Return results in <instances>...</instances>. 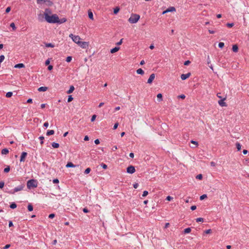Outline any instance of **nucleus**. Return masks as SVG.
I'll list each match as a JSON object with an SVG mask.
<instances>
[{
  "instance_id": "obj_63",
  "label": "nucleus",
  "mask_w": 249,
  "mask_h": 249,
  "mask_svg": "<svg viewBox=\"0 0 249 249\" xmlns=\"http://www.w3.org/2000/svg\"><path fill=\"white\" fill-rule=\"evenodd\" d=\"M196 209V207L195 205L192 206L191 207V209L192 211H194Z\"/></svg>"
},
{
  "instance_id": "obj_38",
  "label": "nucleus",
  "mask_w": 249,
  "mask_h": 249,
  "mask_svg": "<svg viewBox=\"0 0 249 249\" xmlns=\"http://www.w3.org/2000/svg\"><path fill=\"white\" fill-rule=\"evenodd\" d=\"M72 60V57L71 56H68L67 58H66V61L67 62H70Z\"/></svg>"
},
{
  "instance_id": "obj_52",
  "label": "nucleus",
  "mask_w": 249,
  "mask_h": 249,
  "mask_svg": "<svg viewBox=\"0 0 249 249\" xmlns=\"http://www.w3.org/2000/svg\"><path fill=\"white\" fill-rule=\"evenodd\" d=\"M96 118V115H93L91 118V122H93Z\"/></svg>"
},
{
  "instance_id": "obj_20",
  "label": "nucleus",
  "mask_w": 249,
  "mask_h": 249,
  "mask_svg": "<svg viewBox=\"0 0 249 249\" xmlns=\"http://www.w3.org/2000/svg\"><path fill=\"white\" fill-rule=\"evenodd\" d=\"M66 166L67 168H69V167H75V165H74L72 162H69L67 163V164H66Z\"/></svg>"
},
{
  "instance_id": "obj_2",
  "label": "nucleus",
  "mask_w": 249,
  "mask_h": 249,
  "mask_svg": "<svg viewBox=\"0 0 249 249\" xmlns=\"http://www.w3.org/2000/svg\"><path fill=\"white\" fill-rule=\"evenodd\" d=\"M140 18V16L137 14H132L128 19V21L131 23H136Z\"/></svg>"
},
{
  "instance_id": "obj_16",
  "label": "nucleus",
  "mask_w": 249,
  "mask_h": 249,
  "mask_svg": "<svg viewBox=\"0 0 249 249\" xmlns=\"http://www.w3.org/2000/svg\"><path fill=\"white\" fill-rule=\"evenodd\" d=\"M25 67L24 65L22 63H19L15 65V68H22Z\"/></svg>"
},
{
  "instance_id": "obj_8",
  "label": "nucleus",
  "mask_w": 249,
  "mask_h": 249,
  "mask_svg": "<svg viewBox=\"0 0 249 249\" xmlns=\"http://www.w3.org/2000/svg\"><path fill=\"white\" fill-rule=\"evenodd\" d=\"M226 100V97L225 98H223V99H222L221 100L218 101V104L220 106H221V107H226L227 106V104L226 103L224 102V101Z\"/></svg>"
},
{
  "instance_id": "obj_14",
  "label": "nucleus",
  "mask_w": 249,
  "mask_h": 249,
  "mask_svg": "<svg viewBox=\"0 0 249 249\" xmlns=\"http://www.w3.org/2000/svg\"><path fill=\"white\" fill-rule=\"evenodd\" d=\"M44 16V14H38V18H37L38 20L40 21H42L43 20Z\"/></svg>"
},
{
  "instance_id": "obj_62",
  "label": "nucleus",
  "mask_w": 249,
  "mask_h": 249,
  "mask_svg": "<svg viewBox=\"0 0 249 249\" xmlns=\"http://www.w3.org/2000/svg\"><path fill=\"white\" fill-rule=\"evenodd\" d=\"M10 247V244H7V245H6L3 247V249H8Z\"/></svg>"
},
{
  "instance_id": "obj_3",
  "label": "nucleus",
  "mask_w": 249,
  "mask_h": 249,
  "mask_svg": "<svg viewBox=\"0 0 249 249\" xmlns=\"http://www.w3.org/2000/svg\"><path fill=\"white\" fill-rule=\"evenodd\" d=\"M27 187L29 189L31 188H36L37 186V183L36 180L32 179L28 180L27 183Z\"/></svg>"
},
{
  "instance_id": "obj_49",
  "label": "nucleus",
  "mask_w": 249,
  "mask_h": 249,
  "mask_svg": "<svg viewBox=\"0 0 249 249\" xmlns=\"http://www.w3.org/2000/svg\"><path fill=\"white\" fill-rule=\"evenodd\" d=\"M45 0H36V2L38 4H41L44 2Z\"/></svg>"
},
{
  "instance_id": "obj_57",
  "label": "nucleus",
  "mask_w": 249,
  "mask_h": 249,
  "mask_svg": "<svg viewBox=\"0 0 249 249\" xmlns=\"http://www.w3.org/2000/svg\"><path fill=\"white\" fill-rule=\"evenodd\" d=\"M123 38H122V39H121V40H120L118 42H117V43H116V44H117V45H121V44H122V43H123Z\"/></svg>"
},
{
  "instance_id": "obj_21",
  "label": "nucleus",
  "mask_w": 249,
  "mask_h": 249,
  "mask_svg": "<svg viewBox=\"0 0 249 249\" xmlns=\"http://www.w3.org/2000/svg\"><path fill=\"white\" fill-rule=\"evenodd\" d=\"M88 16H89V18L90 19H92V20L93 19V14H92V12L91 11H90V10L88 11Z\"/></svg>"
},
{
  "instance_id": "obj_42",
  "label": "nucleus",
  "mask_w": 249,
  "mask_h": 249,
  "mask_svg": "<svg viewBox=\"0 0 249 249\" xmlns=\"http://www.w3.org/2000/svg\"><path fill=\"white\" fill-rule=\"evenodd\" d=\"M10 27H12L14 30H16V29L15 25L14 23H13V22H12L10 24Z\"/></svg>"
},
{
  "instance_id": "obj_12",
  "label": "nucleus",
  "mask_w": 249,
  "mask_h": 249,
  "mask_svg": "<svg viewBox=\"0 0 249 249\" xmlns=\"http://www.w3.org/2000/svg\"><path fill=\"white\" fill-rule=\"evenodd\" d=\"M176 11V9L174 7H171L167 9L166 10L163 11V14H165L168 12H173V11Z\"/></svg>"
},
{
  "instance_id": "obj_43",
  "label": "nucleus",
  "mask_w": 249,
  "mask_h": 249,
  "mask_svg": "<svg viewBox=\"0 0 249 249\" xmlns=\"http://www.w3.org/2000/svg\"><path fill=\"white\" fill-rule=\"evenodd\" d=\"M73 100V98L71 95H69L68 99V102H71Z\"/></svg>"
},
{
  "instance_id": "obj_13",
  "label": "nucleus",
  "mask_w": 249,
  "mask_h": 249,
  "mask_svg": "<svg viewBox=\"0 0 249 249\" xmlns=\"http://www.w3.org/2000/svg\"><path fill=\"white\" fill-rule=\"evenodd\" d=\"M119 50H120V47H115V48L111 49L110 53H114L117 52V51H118Z\"/></svg>"
},
{
  "instance_id": "obj_5",
  "label": "nucleus",
  "mask_w": 249,
  "mask_h": 249,
  "mask_svg": "<svg viewBox=\"0 0 249 249\" xmlns=\"http://www.w3.org/2000/svg\"><path fill=\"white\" fill-rule=\"evenodd\" d=\"M135 171L136 170L134 166L132 165L128 166L126 169L127 173L129 174H133L135 172Z\"/></svg>"
},
{
  "instance_id": "obj_9",
  "label": "nucleus",
  "mask_w": 249,
  "mask_h": 249,
  "mask_svg": "<svg viewBox=\"0 0 249 249\" xmlns=\"http://www.w3.org/2000/svg\"><path fill=\"white\" fill-rule=\"evenodd\" d=\"M155 77V75L154 73H152L151 74L150 76H149V78H148V80H147V83L148 84H151L153 80L154 79Z\"/></svg>"
},
{
  "instance_id": "obj_59",
  "label": "nucleus",
  "mask_w": 249,
  "mask_h": 249,
  "mask_svg": "<svg viewBox=\"0 0 249 249\" xmlns=\"http://www.w3.org/2000/svg\"><path fill=\"white\" fill-rule=\"evenodd\" d=\"M53 183H58L59 182V180L58 179L55 178L53 180Z\"/></svg>"
},
{
  "instance_id": "obj_7",
  "label": "nucleus",
  "mask_w": 249,
  "mask_h": 249,
  "mask_svg": "<svg viewBox=\"0 0 249 249\" xmlns=\"http://www.w3.org/2000/svg\"><path fill=\"white\" fill-rule=\"evenodd\" d=\"M191 75V73L190 72H188L186 74H182L181 75V79L182 80H186L187 78H189Z\"/></svg>"
},
{
  "instance_id": "obj_11",
  "label": "nucleus",
  "mask_w": 249,
  "mask_h": 249,
  "mask_svg": "<svg viewBox=\"0 0 249 249\" xmlns=\"http://www.w3.org/2000/svg\"><path fill=\"white\" fill-rule=\"evenodd\" d=\"M78 45L83 49H86L88 47V43L86 42H81V43Z\"/></svg>"
},
{
  "instance_id": "obj_51",
  "label": "nucleus",
  "mask_w": 249,
  "mask_h": 249,
  "mask_svg": "<svg viewBox=\"0 0 249 249\" xmlns=\"http://www.w3.org/2000/svg\"><path fill=\"white\" fill-rule=\"evenodd\" d=\"M212 232V230L211 229H208L205 231V233L206 234H209Z\"/></svg>"
},
{
  "instance_id": "obj_55",
  "label": "nucleus",
  "mask_w": 249,
  "mask_h": 249,
  "mask_svg": "<svg viewBox=\"0 0 249 249\" xmlns=\"http://www.w3.org/2000/svg\"><path fill=\"white\" fill-rule=\"evenodd\" d=\"M10 10H11V7H8L6 9L5 12L6 13H9L10 11Z\"/></svg>"
},
{
  "instance_id": "obj_17",
  "label": "nucleus",
  "mask_w": 249,
  "mask_h": 249,
  "mask_svg": "<svg viewBox=\"0 0 249 249\" xmlns=\"http://www.w3.org/2000/svg\"><path fill=\"white\" fill-rule=\"evenodd\" d=\"M58 22H57V23L61 24L66 21V19L65 18H62L60 19L58 18V19H57Z\"/></svg>"
},
{
  "instance_id": "obj_60",
  "label": "nucleus",
  "mask_w": 249,
  "mask_h": 249,
  "mask_svg": "<svg viewBox=\"0 0 249 249\" xmlns=\"http://www.w3.org/2000/svg\"><path fill=\"white\" fill-rule=\"evenodd\" d=\"M139 186V184L137 183H135L133 184V187L135 189H137Z\"/></svg>"
},
{
  "instance_id": "obj_15",
  "label": "nucleus",
  "mask_w": 249,
  "mask_h": 249,
  "mask_svg": "<svg viewBox=\"0 0 249 249\" xmlns=\"http://www.w3.org/2000/svg\"><path fill=\"white\" fill-rule=\"evenodd\" d=\"M48 89V88L46 87H41L38 89L39 91H45Z\"/></svg>"
},
{
  "instance_id": "obj_1",
  "label": "nucleus",
  "mask_w": 249,
  "mask_h": 249,
  "mask_svg": "<svg viewBox=\"0 0 249 249\" xmlns=\"http://www.w3.org/2000/svg\"><path fill=\"white\" fill-rule=\"evenodd\" d=\"M51 13V11L49 9H46L44 12V18L45 20L50 23H56L58 22V16L56 14L49 16V14Z\"/></svg>"
},
{
  "instance_id": "obj_19",
  "label": "nucleus",
  "mask_w": 249,
  "mask_h": 249,
  "mask_svg": "<svg viewBox=\"0 0 249 249\" xmlns=\"http://www.w3.org/2000/svg\"><path fill=\"white\" fill-rule=\"evenodd\" d=\"M232 51L234 52H237L238 51V47L237 45H233L232 48Z\"/></svg>"
},
{
  "instance_id": "obj_29",
  "label": "nucleus",
  "mask_w": 249,
  "mask_h": 249,
  "mask_svg": "<svg viewBox=\"0 0 249 249\" xmlns=\"http://www.w3.org/2000/svg\"><path fill=\"white\" fill-rule=\"evenodd\" d=\"M191 229L190 228H186L184 231V232L185 233H189L191 232Z\"/></svg>"
},
{
  "instance_id": "obj_40",
  "label": "nucleus",
  "mask_w": 249,
  "mask_h": 249,
  "mask_svg": "<svg viewBox=\"0 0 249 249\" xmlns=\"http://www.w3.org/2000/svg\"><path fill=\"white\" fill-rule=\"evenodd\" d=\"M224 46V43L223 42H219L218 44V47L220 48H222Z\"/></svg>"
},
{
  "instance_id": "obj_46",
  "label": "nucleus",
  "mask_w": 249,
  "mask_h": 249,
  "mask_svg": "<svg viewBox=\"0 0 249 249\" xmlns=\"http://www.w3.org/2000/svg\"><path fill=\"white\" fill-rule=\"evenodd\" d=\"M196 178L198 179H201L202 178V174H199L196 176Z\"/></svg>"
},
{
  "instance_id": "obj_6",
  "label": "nucleus",
  "mask_w": 249,
  "mask_h": 249,
  "mask_svg": "<svg viewBox=\"0 0 249 249\" xmlns=\"http://www.w3.org/2000/svg\"><path fill=\"white\" fill-rule=\"evenodd\" d=\"M74 37L72 38V40L77 44H80L81 41H80V37L78 36H73Z\"/></svg>"
},
{
  "instance_id": "obj_56",
  "label": "nucleus",
  "mask_w": 249,
  "mask_h": 249,
  "mask_svg": "<svg viewBox=\"0 0 249 249\" xmlns=\"http://www.w3.org/2000/svg\"><path fill=\"white\" fill-rule=\"evenodd\" d=\"M190 63H191V62L189 60H187V61H185L184 65L187 66V65H188L189 64H190Z\"/></svg>"
},
{
  "instance_id": "obj_25",
  "label": "nucleus",
  "mask_w": 249,
  "mask_h": 249,
  "mask_svg": "<svg viewBox=\"0 0 249 249\" xmlns=\"http://www.w3.org/2000/svg\"><path fill=\"white\" fill-rule=\"evenodd\" d=\"M158 100L160 102L162 100V95L161 93H159L157 95Z\"/></svg>"
},
{
  "instance_id": "obj_54",
  "label": "nucleus",
  "mask_w": 249,
  "mask_h": 249,
  "mask_svg": "<svg viewBox=\"0 0 249 249\" xmlns=\"http://www.w3.org/2000/svg\"><path fill=\"white\" fill-rule=\"evenodd\" d=\"M173 199V197L170 196H167L166 199L168 201H171V200H172Z\"/></svg>"
},
{
  "instance_id": "obj_35",
  "label": "nucleus",
  "mask_w": 249,
  "mask_h": 249,
  "mask_svg": "<svg viewBox=\"0 0 249 249\" xmlns=\"http://www.w3.org/2000/svg\"><path fill=\"white\" fill-rule=\"evenodd\" d=\"M207 195L204 194V195H202V196H200V199L201 200H203L204 199H205V198H207Z\"/></svg>"
},
{
  "instance_id": "obj_4",
  "label": "nucleus",
  "mask_w": 249,
  "mask_h": 249,
  "mask_svg": "<svg viewBox=\"0 0 249 249\" xmlns=\"http://www.w3.org/2000/svg\"><path fill=\"white\" fill-rule=\"evenodd\" d=\"M23 189V186L22 185L18 186V187L14 188V189L12 191H10L8 192V193L11 194H13L16 192L21 191Z\"/></svg>"
},
{
  "instance_id": "obj_61",
  "label": "nucleus",
  "mask_w": 249,
  "mask_h": 249,
  "mask_svg": "<svg viewBox=\"0 0 249 249\" xmlns=\"http://www.w3.org/2000/svg\"><path fill=\"white\" fill-rule=\"evenodd\" d=\"M55 216V214L54 213H51L49 215V217L50 218H53Z\"/></svg>"
},
{
  "instance_id": "obj_33",
  "label": "nucleus",
  "mask_w": 249,
  "mask_h": 249,
  "mask_svg": "<svg viewBox=\"0 0 249 249\" xmlns=\"http://www.w3.org/2000/svg\"><path fill=\"white\" fill-rule=\"evenodd\" d=\"M12 95H13V92L9 91V92H8L7 93H6V97L7 98H9V97H11L12 96Z\"/></svg>"
},
{
  "instance_id": "obj_41",
  "label": "nucleus",
  "mask_w": 249,
  "mask_h": 249,
  "mask_svg": "<svg viewBox=\"0 0 249 249\" xmlns=\"http://www.w3.org/2000/svg\"><path fill=\"white\" fill-rule=\"evenodd\" d=\"M101 166L103 167V169H106L107 168V165L105 164V163H102L101 164Z\"/></svg>"
},
{
  "instance_id": "obj_37",
  "label": "nucleus",
  "mask_w": 249,
  "mask_h": 249,
  "mask_svg": "<svg viewBox=\"0 0 249 249\" xmlns=\"http://www.w3.org/2000/svg\"><path fill=\"white\" fill-rule=\"evenodd\" d=\"M10 167L9 166H8L7 167H6L5 168H4V172L5 173H8L10 171Z\"/></svg>"
},
{
  "instance_id": "obj_26",
  "label": "nucleus",
  "mask_w": 249,
  "mask_h": 249,
  "mask_svg": "<svg viewBox=\"0 0 249 249\" xmlns=\"http://www.w3.org/2000/svg\"><path fill=\"white\" fill-rule=\"evenodd\" d=\"M137 73L142 75L144 74V71L142 69H139L137 70Z\"/></svg>"
},
{
  "instance_id": "obj_39",
  "label": "nucleus",
  "mask_w": 249,
  "mask_h": 249,
  "mask_svg": "<svg viewBox=\"0 0 249 249\" xmlns=\"http://www.w3.org/2000/svg\"><path fill=\"white\" fill-rule=\"evenodd\" d=\"M204 221V219L203 218H201V217H199V218H197L196 219V221L197 222H203Z\"/></svg>"
},
{
  "instance_id": "obj_32",
  "label": "nucleus",
  "mask_w": 249,
  "mask_h": 249,
  "mask_svg": "<svg viewBox=\"0 0 249 249\" xmlns=\"http://www.w3.org/2000/svg\"><path fill=\"white\" fill-rule=\"evenodd\" d=\"M28 210L30 212H31L33 210V207L31 204H29L28 205Z\"/></svg>"
},
{
  "instance_id": "obj_45",
  "label": "nucleus",
  "mask_w": 249,
  "mask_h": 249,
  "mask_svg": "<svg viewBox=\"0 0 249 249\" xmlns=\"http://www.w3.org/2000/svg\"><path fill=\"white\" fill-rule=\"evenodd\" d=\"M191 142L193 144H194L196 145V147L198 145V142H196V141H193V140H192L191 141Z\"/></svg>"
},
{
  "instance_id": "obj_22",
  "label": "nucleus",
  "mask_w": 249,
  "mask_h": 249,
  "mask_svg": "<svg viewBox=\"0 0 249 249\" xmlns=\"http://www.w3.org/2000/svg\"><path fill=\"white\" fill-rule=\"evenodd\" d=\"M8 153H9V150L7 148L3 149L1 150V154L2 155H6V154H7Z\"/></svg>"
},
{
  "instance_id": "obj_50",
  "label": "nucleus",
  "mask_w": 249,
  "mask_h": 249,
  "mask_svg": "<svg viewBox=\"0 0 249 249\" xmlns=\"http://www.w3.org/2000/svg\"><path fill=\"white\" fill-rule=\"evenodd\" d=\"M234 25L233 23H228L227 24V26L229 27V28H231Z\"/></svg>"
},
{
  "instance_id": "obj_10",
  "label": "nucleus",
  "mask_w": 249,
  "mask_h": 249,
  "mask_svg": "<svg viewBox=\"0 0 249 249\" xmlns=\"http://www.w3.org/2000/svg\"><path fill=\"white\" fill-rule=\"evenodd\" d=\"M27 153L25 152H23L22 153H21V157H20V161L21 162L22 161H25V159L26 158V157L27 156Z\"/></svg>"
},
{
  "instance_id": "obj_27",
  "label": "nucleus",
  "mask_w": 249,
  "mask_h": 249,
  "mask_svg": "<svg viewBox=\"0 0 249 249\" xmlns=\"http://www.w3.org/2000/svg\"><path fill=\"white\" fill-rule=\"evenodd\" d=\"M44 3H46L49 6H51L53 4V2L50 0H45Z\"/></svg>"
},
{
  "instance_id": "obj_44",
  "label": "nucleus",
  "mask_w": 249,
  "mask_h": 249,
  "mask_svg": "<svg viewBox=\"0 0 249 249\" xmlns=\"http://www.w3.org/2000/svg\"><path fill=\"white\" fill-rule=\"evenodd\" d=\"M148 194V192L147 191H144L142 195V197L146 196Z\"/></svg>"
},
{
  "instance_id": "obj_53",
  "label": "nucleus",
  "mask_w": 249,
  "mask_h": 249,
  "mask_svg": "<svg viewBox=\"0 0 249 249\" xmlns=\"http://www.w3.org/2000/svg\"><path fill=\"white\" fill-rule=\"evenodd\" d=\"M4 182L3 181H0V188H2L4 187Z\"/></svg>"
},
{
  "instance_id": "obj_34",
  "label": "nucleus",
  "mask_w": 249,
  "mask_h": 249,
  "mask_svg": "<svg viewBox=\"0 0 249 249\" xmlns=\"http://www.w3.org/2000/svg\"><path fill=\"white\" fill-rule=\"evenodd\" d=\"M10 207L11 209H15L17 207V204L13 202L12 204H11V205H10Z\"/></svg>"
},
{
  "instance_id": "obj_36",
  "label": "nucleus",
  "mask_w": 249,
  "mask_h": 249,
  "mask_svg": "<svg viewBox=\"0 0 249 249\" xmlns=\"http://www.w3.org/2000/svg\"><path fill=\"white\" fill-rule=\"evenodd\" d=\"M91 171V169L90 168H87L85 170V172H84V173L85 174H89L90 171Z\"/></svg>"
},
{
  "instance_id": "obj_23",
  "label": "nucleus",
  "mask_w": 249,
  "mask_h": 249,
  "mask_svg": "<svg viewBox=\"0 0 249 249\" xmlns=\"http://www.w3.org/2000/svg\"><path fill=\"white\" fill-rule=\"evenodd\" d=\"M52 146L54 148H58L59 146V143H56V142H53L52 143Z\"/></svg>"
},
{
  "instance_id": "obj_58",
  "label": "nucleus",
  "mask_w": 249,
  "mask_h": 249,
  "mask_svg": "<svg viewBox=\"0 0 249 249\" xmlns=\"http://www.w3.org/2000/svg\"><path fill=\"white\" fill-rule=\"evenodd\" d=\"M83 211L84 213H87L89 212V211L88 210V209L86 208H84L83 209Z\"/></svg>"
},
{
  "instance_id": "obj_48",
  "label": "nucleus",
  "mask_w": 249,
  "mask_h": 249,
  "mask_svg": "<svg viewBox=\"0 0 249 249\" xmlns=\"http://www.w3.org/2000/svg\"><path fill=\"white\" fill-rule=\"evenodd\" d=\"M39 139L41 140V142H40V143L41 144H42L43 143V140H44V137L43 136H40L39 137Z\"/></svg>"
},
{
  "instance_id": "obj_28",
  "label": "nucleus",
  "mask_w": 249,
  "mask_h": 249,
  "mask_svg": "<svg viewBox=\"0 0 249 249\" xmlns=\"http://www.w3.org/2000/svg\"><path fill=\"white\" fill-rule=\"evenodd\" d=\"M45 46L46 47H51L53 48L54 47V44L49 43H45Z\"/></svg>"
},
{
  "instance_id": "obj_24",
  "label": "nucleus",
  "mask_w": 249,
  "mask_h": 249,
  "mask_svg": "<svg viewBox=\"0 0 249 249\" xmlns=\"http://www.w3.org/2000/svg\"><path fill=\"white\" fill-rule=\"evenodd\" d=\"M54 130H48V131L47 132L46 135L47 136H50V135L54 134Z\"/></svg>"
},
{
  "instance_id": "obj_31",
  "label": "nucleus",
  "mask_w": 249,
  "mask_h": 249,
  "mask_svg": "<svg viewBox=\"0 0 249 249\" xmlns=\"http://www.w3.org/2000/svg\"><path fill=\"white\" fill-rule=\"evenodd\" d=\"M120 10V8L119 7H116L114 9V10H113V13L114 14H117L119 11Z\"/></svg>"
},
{
  "instance_id": "obj_18",
  "label": "nucleus",
  "mask_w": 249,
  "mask_h": 249,
  "mask_svg": "<svg viewBox=\"0 0 249 249\" xmlns=\"http://www.w3.org/2000/svg\"><path fill=\"white\" fill-rule=\"evenodd\" d=\"M74 90V87L73 86H71L70 88V89L67 91L68 94H70L72 93Z\"/></svg>"
},
{
  "instance_id": "obj_64",
  "label": "nucleus",
  "mask_w": 249,
  "mask_h": 249,
  "mask_svg": "<svg viewBox=\"0 0 249 249\" xmlns=\"http://www.w3.org/2000/svg\"><path fill=\"white\" fill-rule=\"evenodd\" d=\"M178 98H180L181 99H184L185 98V96L184 94H181L178 96Z\"/></svg>"
},
{
  "instance_id": "obj_30",
  "label": "nucleus",
  "mask_w": 249,
  "mask_h": 249,
  "mask_svg": "<svg viewBox=\"0 0 249 249\" xmlns=\"http://www.w3.org/2000/svg\"><path fill=\"white\" fill-rule=\"evenodd\" d=\"M236 148L237 149L238 151H240L241 150V145L238 142H237L236 143Z\"/></svg>"
},
{
  "instance_id": "obj_47",
  "label": "nucleus",
  "mask_w": 249,
  "mask_h": 249,
  "mask_svg": "<svg viewBox=\"0 0 249 249\" xmlns=\"http://www.w3.org/2000/svg\"><path fill=\"white\" fill-rule=\"evenodd\" d=\"M4 58L5 57L3 55H1L0 56V63H1L3 61Z\"/></svg>"
}]
</instances>
